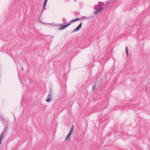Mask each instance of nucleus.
Returning <instances> with one entry per match:
<instances>
[{
    "label": "nucleus",
    "instance_id": "15",
    "mask_svg": "<svg viewBox=\"0 0 150 150\" xmlns=\"http://www.w3.org/2000/svg\"><path fill=\"white\" fill-rule=\"evenodd\" d=\"M74 129V125H72L70 128V130H71L72 131H73Z\"/></svg>",
    "mask_w": 150,
    "mask_h": 150
},
{
    "label": "nucleus",
    "instance_id": "23",
    "mask_svg": "<svg viewBox=\"0 0 150 150\" xmlns=\"http://www.w3.org/2000/svg\"><path fill=\"white\" fill-rule=\"evenodd\" d=\"M145 90L146 91L147 90V88L146 87V88L145 89Z\"/></svg>",
    "mask_w": 150,
    "mask_h": 150
},
{
    "label": "nucleus",
    "instance_id": "10",
    "mask_svg": "<svg viewBox=\"0 0 150 150\" xmlns=\"http://www.w3.org/2000/svg\"><path fill=\"white\" fill-rule=\"evenodd\" d=\"M80 19V18H77L75 19H74L73 20H71V21L69 22V23H71V22H73L75 21H78Z\"/></svg>",
    "mask_w": 150,
    "mask_h": 150
},
{
    "label": "nucleus",
    "instance_id": "11",
    "mask_svg": "<svg viewBox=\"0 0 150 150\" xmlns=\"http://www.w3.org/2000/svg\"><path fill=\"white\" fill-rule=\"evenodd\" d=\"M101 5V4H100L99 5H95L94 7V9L95 10H96L97 9H98V7H100V6Z\"/></svg>",
    "mask_w": 150,
    "mask_h": 150
},
{
    "label": "nucleus",
    "instance_id": "3",
    "mask_svg": "<svg viewBox=\"0 0 150 150\" xmlns=\"http://www.w3.org/2000/svg\"><path fill=\"white\" fill-rule=\"evenodd\" d=\"M101 4V5H100V6L99 8L96 10V11L93 12V13L95 14H98L99 13H100V11H101L103 9V6L104 5V4L103 3L99 2V4Z\"/></svg>",
    "mask_w": 150,
    "mask_h": 150
},
{
    "label": "nucleus",
    "instance_id": "19",
    "mask_svg": "<svg viewBox=\"0 0 150 150\" xmlns=\"http://www.w3.org/2000/svg\"><path fill=\"white\" fill-rule=\"evenodd\" d=\"M47 1L45 0L44 2V4H47Z\"/></svg>",
    "mask_w": 150,
    "mask_h": 150
},
{
    "label": "nucleus",
    "instance_id": "4",
    "mask_svg": "<svg viewBox=\"0 0 150 150\" xmlns=\"http://www.w3.org/2000/svg\"><path fill=\"white\" fill-rule=\"evenodd\" d=\"M67 24H64V23H63V24H60L61 25L60 26L59 28V30H62L67 27L69 26L70 25L71 23H67Z\"/></svg>",
    "mask_w": 150,
    "mask_h": 150
},
{
    "label": "nucleus",
    "instance_id": "16",
    "mask_svg": "<svg viewBox=\"0 0 150 150\" xmlns=\"http://www.w3.org/2000/svg\"><path fill=\"white\" fill-rule=\"evenodd\" d=\"M72 132H73V131L70 130L69 132V133L68 134L71 135Z\"/></svg>",
    "mask_w": 150,
    "mask_h": 150
},
{
    "label": "nucleus",
    "instance_id": "12",
    "mask_svg": "<svg viewBox=\"0 0 150 150\" xmlns=\"http://www.w3.org/2000/svg\"><path fill=\"white\" fill-rule=\"evenodd\" d=\"M125 52L127 56H128L129 55V52L128 47L127 46L125 47Z\"/></svg>",
    "mask_w": 150,
    "mask_h": 150
},
{
    "label": "nucleus",
    "instance_id": "26",
    "mask_svg": "<svg viewBox=\"0 0 150 150\" xmlns=\"http://www.w3.org/2000/svg\"><path fill=\"white\" fill-rule=\"evenodd\" d=\"M45 1H47L48 0H45Z\"/></svg>",
    "mask_w": 150,
    "mask_h": 150
},
{
    "label": "nucleus",
    "instance_id": "5",
    "mask_svg": "<svg viewBox=\"0 0 150 150\" xmlns=\"http://www.w3.org/2000/svg\"><path fill=\"white\" fill-rule=\"evenodd\" d=\"M83 24V23L81 22L79 25L77 26V27L74 29L71 32V33L75 32L78 31L80 30L81 28L82 25Z\"/></svg>",
    "mask_w": 150,
    "mask_h": 150
},
{
    "label": "nucleus",
    "instance_id": "21",
    "mask_svg": "<svg viewBox=\"0 0 150 150\" xmlns=\"http://www.w3.org/2000/svg\"><path fill=\"white\" fill-rule=\"evenodd\" d=\"M86 18V17L85 16H83L81 18Z\"/></svg>",
    "mask_w": 150,
    "mask_h": 150
},
{
    "label": "nucleus",
    "instance_id": "7",
    "mask_svg": "<svg viewBox=\"0 0 150 150\" xmlns=\"http://www.w3.org/2000/svg\"><path fill=\"white\" fill-rule=\"evenodd\" d=\"M2 121L4 123V125L5 127L4 129L5 128H6V127H7V128L8 127V123H7V121H6V120H5L3 118H2Z\"/></svg>",
    "mask_w": 150,
    "mask_h": 150
},
{
    "label": "nucleus",
    "instance_id": "24",
    "mask_svg": "<svg viewBox=\"0 0 150 150\" xmlns=\"http://www.w3.org/2000/svg\"><path fill=\"white\" fill-rule=\"evenodd\" d=\"M22 69L23 71L24 70V68H22Z\"/></svg>",
    "mask_w": 150,
    "mask_h": 150
},
{
    "label": "nucleus",
    "instance_id": "22",
    "mask_svg": "<svg viewBox=\"0 0 150 150\" xmlns=\"http://www.w3.org/2000/svg\"><path fill=\"white\" fill-rule=\"evenodd\" d=\"M75 13L76 15H77V14H79V13L78 12H77Z\"/></svg>",
    "mask_w": 150,
    "mask_h": 150
},
{
    "label": "nucleus",
    "instance_id": "9",
    "mask_svg": "<svg viewBox=\"0 0 150 150\" xmlns=\"http://www.w3.org/2000/svg\"><path fill=\"white\" fill-rule=\"evenodd\" d=\"M71 135L68 134L67 136L66 137V138L65 139V141H66L67 140H68V141L70 140L71 139Z\"/></svg>",
    "mask_w": 150,
    "mask_h": 150
},
{
    "label": "nucleus",
    "instance_id": "20",
    "mask_svg": "<svg viewBox=\"0 0 150 150\" xmlns=\"http://www.w3.org/2000/svg\"><path fill=\"white\" fill-rule=\"evenodd\" d=\"M46 4H44V5H43V7L44 8H45V7H46Z\"/></svg>",
    "mask_w": 150,
    "mask_h": 150
},
{
    "label": "nucleus",
    "instance_id": "13",
    "mask_svg": "<svg viewBox=\"0 0 150 150\" xmlns=\"http://www.w3.org/2000/svg\"><path fill=\"white\" fill-rule=\"evenodd\" d=\"M132 4H134V5L132 4L131 5V7L132 8H134L137 5V4H135V1H132Z\"/></svg>",
    "mask_w": 150,
    "mask_h": 150
},
{
    "label": "nucleus",
    "instance_id": "8",
    "mask_svg": "<svg viewBox=\"0 0 150 150\" xmlns=\"http://www.w3.org/2000/svg\"><path fill=\"white\" fill-rule=\"evenodd\" d=\"M115 0H109L108 1H107V3L105 5V6L106 7H108L110 4L115 1Z\"/></svg>",
    "mask_w": 150,
    "mask_h": 150
},
{
    "label": "nucleus",
    "instance_id": "1",
    "mask_svg": "<svg viewBox=\"0 0 150 150\" xmlns=\"http://www.w3.org/2000/svg\"><path fill=\"white\" fill-rule=\"evenodd\" d=\"M103 84V80L100 78H97L96 80L95 84L93 86V90H94L95 87L98 88L101 86Z\"/></svg>",
    "mask_w": 150,
    "mask_h": 150
},
{
    "label": "nucleus",
    "instance_id": "17",
    "mask_svg": "<svg viewBox=\"0 0 150 150\" xmlns=\"http://www.w3.org/2000/svg\"><path fill=\"white\" fill-rule=\"evenodd\" d=\"M45 8H44L43 7L42 9V13H41V14H42V11H44V10H45Z\"/></svg>",
    "mask_w": 150,
    "mask_h": 150
},
{
    "label": "nucleus",
    "instance_id": "14",
    "mask_svg": "<svg viewBox=\"0 0 150 150\" xmlns=\"http://www.w3.org/2000/svg\"><path fill=\"white\" fill-rule=\"evenodd\" d=\"M62 19V22L65 24L67 22V20L66 19L64 18H63Z\"/></svg>",
    "mask_w": 150,
    "mask_h": 150
},
{
    "label": "nucleus",
    "instance_id": "2",
    "mask_svg": "<svg viewBox=\"0 0 150 150\" xmlns=\"http://www.w3.org/2000/svg\"><path fill=\"white\" fill-rule=\"evenodd\" d=\"M52 89L51 88L49 89V94L47 97V98L45 100L47 102H49L51 100L52 97Z\"/></svg>",
    "mask_w": 150,
    "mask_h": 150
},
{
    "label": "nucleus",
    "instance_id": "6",
    "mask_svg": "<svg viewBox=\"0 0 150 150\" xmlns=\"http://www.w3.org/2000/svg\"><path fill=\"white\" fill-rule=\"evenodd\" d=\"M7 127H6V128H5L4 129V131L2 133V135H1L0 138V145L1 144V141L2 140V139L3 138L4 135V134H6V131L7 130Z\"/></svg>",
    "mask_w": 150,
    "mask_h": 150
},
{
    "label": "nucleus",
    "instance_id": "18",
    "mask_svg": "<svg viewBox=\"0 0 150 150\" xmlns=\"http://www.w3.org/2000/svg\"><path fill=\"white\" fill-rule=\"evenodd\" d=\"M124 134L125 135V136L127 137V138H128V135L127 134H125L124 133H123V134H122V135H123V134Z\"/></svg>",
    "mask_w": 150,
    "mask_h": 150
},
{
    "label": "nucleus",
    "instance_id": "25",
    "mask_svg": "<svg viewBox=\"0 0 150 150\" xmlns=\"http://www.w3.org/2000/svg\"><path fill=\"white\" fill-rule=\"evenodd\" d=\"M115 133H117V132H116V131H115Z\"/></svg>",
    "mask_w": 150,
    "mask_h": 150
}]
</instances>
